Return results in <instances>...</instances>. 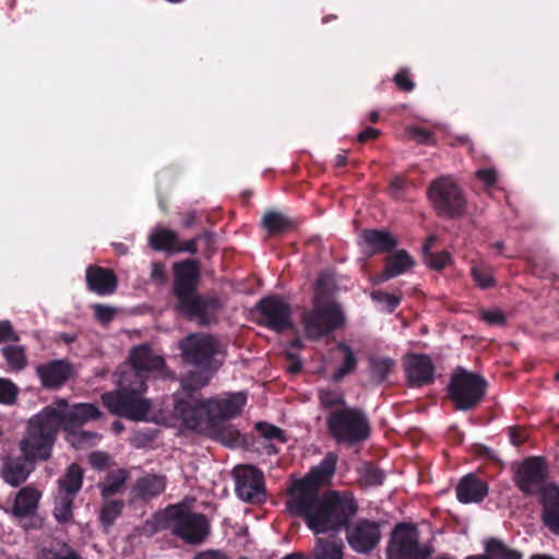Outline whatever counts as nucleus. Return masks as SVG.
<instances>
[{
  "label": "nucleus",
  "instance_id": "1",
  "mask_svg": "<svg viewBox=\"0 0 559 559\" xmlns=\"http://www.w3.org/2000/svg\"><path fill=\"white\" fill-rule=\"evenodd\" d=\"M335 465V455L328 454L305 478L294 485L287 501L290 513L305 516L309 528L316 534L346 527L357 511L354 498L348 492L329 491L319 496L320 485L334 474Z\"/></svg>",
  "mask_w": 559,
  "mask_h": 559
},
{
  "label": "nucleus",
  "instance_id": "2",
  "mask_svg": "<svg viewBox=\"0 0 559 559\" xmlns=\"http://www.w3.org/2000/svg\"><path fill=\"white\" fill-rule=\"evenodd\" d=\"M99 415L100 412L94 404L79 403L68 407L66 400H58L55 406L46 407L29 420L27 433L21 441L22 450L27 455L48 459L61 427L64 430L80 428Z\"/></svg>",
  "mask_w": 559,
  "mask_h": 559
},
{
  "label": "nucleus",
  "instance_id": "3",
  "mask_svg": "<svg viewBox=\"0 0 559 559\" xmlns=\"http://www.w3.org/2000/svg\"><path fill=\"white\" fill-rule=\"evenodd\" d=\"M246 402L247 395L243 392L230 393L209 401L193 400V404L179 400L176 405V415L188 428L202 430L237 416Z\"/></svg>",
  "mask_w": 559,
  "mask_h": 559
},
{
  "label": "nucleus",
  "instance_id": "4",
  "mask_svg": "<svg viewBox=\"0 0 559 559\" xmlns=\"http://www.w3.org/2000/svg\"><path fill=\"white\" fill-rule=\"evenodd\" d=\"M546 464L536 456L524 460L514 474V483L522 492L539 496L544 523L551 531L555 527L551 521L559 522V487L546 483Z\"/></svg>",
  "mask_w": 559,
  "mask_h": 559
},
{
  "label": "nucleus",
  "instance_id": "5",
  "mask_svg": "<svg viewBox=\"0 0 559 559\" xmlns=\"http://www.w3.org/2000/svg\"><path fill=\"white\" fill-rule=\"evenodd\" d=\"M145 390V380L132 371L130 377L122 374L119 389L103 394L102 400L112 414L133 420H144L151 409L150 400L143 397Z\"/></svg>",
  "mask_w": 559,
  "mask_h": 559
},
{
  "label": "nucleus",
  "instance_id": "6",
  "mask_svg": "<svg viewBox=\"0 0 559 559\" xmlns=\"http://www.w3.org/2000/svg\"><path fill=\"white\" fill-rule=\"evenodd\" d=\"M158 530H167L173 535L192 545L201 544L210 533L205 515L192 512L185 506H169L155 516Z\"/></svg>",
  "mask_w": 559,
  "mask_h": 559
},
{
  "label": "nucleus",
  "instance_id": "7",
  "mask_svg": "<svg viewBox=\"0 0 559 559\" xmlns=\"http://www.w3.org/2000/svg\"><path fill=\"white\" fill-rule=\"evenodd\" d=\"M326 424L330 435L337 442L357 443L366 440L370 433L368 418L359 408L341 407L332 411Z\"/></svg>",
  "mask_w": 559,
  "mask_h": 559
},
{
  "label": "nucleus",
  "instance_id": "8",
  "mask_svg": "<svg viewBox=\"0 0 559 559\" xmlns=\"http://www.w3.org/2000/svg\"><path fill=\"white\" fill-rule=\"evenodd\" d=\"M345 314L333 300L314 295L313 308L302 314V324L308 337L318 340L343 326Z\"/></svg>",
  "mask_w": 559,
  "mask_h": 559
},
{
  "label": "nucleus",
  "instance_id": "9",
  "mask_svg": "<svg viewBox=\"0 0 559 559\" xmlns=\"http://www.w3.org/2000/svg\"><path fill=\"white\" fill-rule=\"evenodd\" d=\"M179 348L183 360L198 368L217 370L222 365L217 356L223 354V345L212 335L189 334L179 342Z\"/></svg>",
  "mask_w": 559,
  "mask_h": 559
},
{
  "label": "nucleus",
  "instance_id": "10",
  "mask_svg": "<svg viewBox=\"0 0 559 559\" xmlns=\"http://www.w3.org/2000/svg\"><path fill=\"white\" fill-rule=\"evenodd\" d=\"M487 381L479 374L457 367L449 383V396L457 409L475 407L486 393Z\"/></svg>",
  "mask_w": 559,
  "mask_h": 559
},
{
  "label": "nucleus",
  "instance_id": "11",
  "mask_svg": "<svg viewBox=\"0 0 559 559\" xmlns=\"http://www.w3.org/2000/svg\"><path fill=\"white\" fill-rule=\"evenodd\" d=\"M428 198L438 215L456 217L463 214L465 199L450 177H440L430 183Z\"/></svg>",
  "mask_w": 559,
  "mask_h": 559
},
{
  "label": "nucleus",
  "instance_id": "12",
  "mask_svg": "<svg viewBox=\"0 0 559 559\" xmlns=\"http://www.w3.org/2000/svg\"><path fill=\"white\" fill-rule=\"evenodd\" d=\"M390 552L395 559H427L431 550L427 546H419L415 527L400 524L393 532Z\"/></svg>",
  "mask_w": 559,
  "mask_h": 559
},
{
  "label": "nucleus",
  "instance_id": "13",
  "mask_svg": "<svg viewBox=\"0 0 559 559\" xmlns=\"http://www.w3.org/2000/svg\"><path fill=\"white\" fill-rule=\"evenodd\" d=\"M235 490L246 502L260 503L265 500L263 474L251 465L237 466L234 469Z\"/></svg>",
  "mask_w": 559,
  "mask_h": 559
},
{
  "label": "nucleus",
  "instance_id": "14",
  "mask_svg": "<svg viewBox=\"0 0 559 559\" xmlns=\"http://www.w3.org/2000/svg\"><path fill=\"white\" fill-rule=\"evenodd\" d=\"M257 310L260 313V323L274 331H283L292 326V310L289 305L278 297L262 298Z\"/></svg>",
  "mask_w": 559,
  "mask_h": 559
},
{
  "label": "nucleus",
  "instance_id": "15",
  "mask_svg": "<svg viewBox=\"0 0 559 559\" xmlns=\"http://www.w3.org/2000/svg\"><path fill=\"white\" fill-rule=\"evenodd\" d=\"M346 538L353 550L359 554H368L380 542L381 533L376 522L359 520L347 527Z\"/></svg>",
  "mask_w": 559,
  "mask_h": 559
},
{
  "label": "nucleus",
  "instance_id": "16",
  "mask_svg": "<svg viewBox=\"0 0 559 559\" xmlns=\"http://www.w3.org/2000/svg\"><path fill=\"white\" fill-rule=\"evenodd\" d=\"M403 366L412 388L429 385L435 381L436 368L428 355L408 354L404 358Z\"/></svg>",
  "mask_w": 559,
  "mask_h": 559
},
{
  "label": "nucleus",
  "instance_id": "17",
  "mask_svg": "<svg viewBox=\"0 0 559 559\" xmlns=\"http://www.w3.org/2000/svg\"><path fill=\"white\" fill-rule=\"evenodd\" d=\"M177 308L200 324H209L219 309V300L215 297L186 295L179 298Z\"/></svg>",
  "mask_w": 559,
  "mask_h": 559
},
{
  "label": "nucleus",
  "instance_id": "18",
  "mask_svg": "<svg viewBox=\"0 0 559 559\" xmlns=\"http://www.w3.org/2000/svg\"><path fill=\"white\" fill-rule=\"evenodd\" d=\"M73 371V365L66 359L51 360L36 368L43 386L47 389L60 388L69 380Z\"/></svg>",
  "mask_w": 559,
  "mask_h": 559
},
{
  "label": "nucleus",
  "instance_id": "19",
  "mask_svg": "<svg viewBox=\"0 0 559 559\" xmlns=\"http://www.w3.org/2000/svg\"><path fill=\"white\" fill-rule=\"evenodd\" d=\"M175 294L181 298L186 295L193 294L199 277L200 266L194 260H186L175 265Z\"/></svg>",
  "mask_w": 559,
  "mask_h": 559
},
{
  "label": "nucleus",
  "instance_id": "20",
  "mask_svg": "<svg viewBox=\"0 0 559 559\" xmlns=\"http://www.w3.org/2000/svg\"><path fill=\"white\" fill-rule=\"evenodd\" d=\"M130 360L132 366L128 371L122 373L128 377H130L132 371H135L142 379H144L142 372L162 371L165 366L162 356L154 354L152 348L147 345H141L133 348L130 355Z\"/></svg>",
  "mask_w": 559,
  "mask_h": 559
},
{
  "label": "nucleus",
  "instance_id": "21",
  "mask_svg": "<svg viewBox=\"0 0 559 559\" xmlns=\"http://www.w3.org/2000/svg\"><path fill=\"white\" fill-rule=\"evenodd\" d=\"M415 264L414 259L404 250H397L385 258L384 270L371 278L373 285H380L391 278L400 276L411 270Z\"/></svg>",
  "mask_w": 559,
  "mask_h": 559
},
{
  "label": "nucleus",
  "instance_id": "22",
  "mask_svg": "<svg viewBox=\"0 0 559 559\" xmlns=\"http://www.w3.org/2000/svg\"><path fill=\"white\" fill-rule=\"evenodd\" d=\"M360 239L361 247L370 255L391 252L397 245L392 234L383 229H365L360 234Z\"/></svg>",
  "mask_w": 559,
  "mask_h": 559
},
{
  "label": "nucleus",
  "instance_id": "23",
  "mask_svg": "<svg viewBox=\"0 0 559 559\" xmlns=\"http://www.w3.org/2000/svg\"><path fill=\"white\" fill-rule=\"evenodd\" d=\"M20 449H22L21 445ZM21 452V457L8 459L2 468V476L5 483L14 487L26 480L32 469V462L34 460H41L37 456L27 455L23 450Z\"/></svg>",
  "mask_w": 559,
  "mask_h": 559
},
{
  "label": "nucleus",
  "instance_id": "24",
  "mask_svg": "<svg viewBox=\"0 0 559 559\" xmlns=\"http://www.w3.org/2000/svg\"><path fill=\"white\" fill-rule=\"evenodd\" d=\"M216 370L200 368L198 371H190L181 380L182 393L176 395L175 406L179 400L193 404V400H200L197 391L205 386Z\"/></svg>",
  "mask_w": 559,
  "mask_h": 559
},
{
  "label": "nucleus",
  "instance_id": "25",
  "mask_svg": "<svg viewBox=\"0 0 559 559\" xmlns=\"http://www.w3.org/2000/svg\"><path fill=\"white\" fill-rule=\"evenodd\" d=\"M166 477L158 474H146L136 479L131 489L133 499L151 500L158 497L166 488Z\"/></svg>",
  "mask_w": 559,
  "mask_h": 559
},
{
  "label": "nucleus",
  "instance_id": "26",
  "mask_svg": "<svg viewBox=\"0 0 559 559\" xmlns=\"http://www.w3.org/2000/svg\"><path fill=\"white\" fill-rule=\"evenodd\" d=\"M86 283L90 290L100 296L110 295L117 288L115 273L99 266H90L86 270Z\"/></svg>",
  "mask_w": 559,
  "mask_h": 559
},
{
  "label": "nucleus",
  "instance_id": "27",
  "mask_svg": "<svg viewBox=\"0 0 559 559\" xmlns=\"http://www.w3.org/2000/svg\"><path fill=\"white\" fill-rule=\"evenodd\" d=\"M487 493L486 483L473 474L464 476L456 486V497L462 503L480 502Z\"/></svg>",
  "mask_w": 559,
  "mask_h": 559
},
{
  "label": "nucleus",
  "instance_id": "28",
  "mask_svg": "<svg viewBox=\"0 0 559 559\" xmlns=\"http://www.w3.org/2000/svg\"><path fill=\"white\" fill-rule=\"evenodd\" d=\"M40 492L33 487L22 488L15 498L13 513L19 518L28 516L36 512Z\"/></svg>",
  "mask_w": 559,
  "mask_h": 559
},
{
  "label": "nucleus",
  "instance_id": "29",
  "mask_svg": "<svg viewBox=\"0 0 559 559\" xmlns=\"http://www.w3.org/2000/svg\"><path fill=\"white\" fill-rule=\"evenodd\" d=\"M82 468L76 464L70 465L64 476L58 480L59 492L75 497L82 487Z\"/></svg>",
  "mask_w": 559,
  "mask_h": 559
},
{
  "label": "nucleus",
  "instance_id": "30",
  "mask_svg": "<svg viewBox=\"0 0 559 559\" xmlns=\"http://www.w3.org/2000/svg\"><path fill=\"white\" fill-rule=\"evenodd\" d=\"M344 545L341 540L318 538L312 551L313 559H343Z\"/></svg>",
  "mask_w": 559,
  "mask_h": 559
},
{
  "label": "nucleus",
  "instance_id": "31",
  "mask_svg": "<svg viewBox=\"0 0 559 559\" xmlns=\"http://www.w3.org/2000/svg\"><path fill=\"white\" fill-rule=\"evenodd\" d=\"M129 477L128 471L119 468L108 473L100 484V493L104 499L118 493Z\"/></svg>",
  "mask_w": 559,
  "mask_h": 559
},
{
  "label": "nucleus",
  "instance_id": "32",
  "mask_svg": "<svg viewBox=\"0 0 559 559\" xmlns=\"http://www.w3.org/2000/svg\"><path fill=\"white\" fill-rule=\"evenodd\" d=\"M67 440L75 449H87L98 444L100 435L80 428L67 429Z\"/></svg>",
  "mask_w": 559,
  "mask_h": 559
},
{
  "label": "nucleus",
  "instance_id": "33",
  "mask_svg": "<svg viewBox=\"0 0 559 559\" xmlns=\"http://www.w3.org/2000/svg\"><path fill=\"white\" fill-rule=\"evenodd\" d=\"M177 235L169 229H158L150 236V243L155 250H176Z\"/></svg>",
  "mask_w": 559,
  "mask_h": 559
},
{
  "label": "nucleus",
  "instance_id": "34",
  "mask_svg": "<svg viewBox=\"0 0 559 559\" xmlns=\"http://www.w3.org/2000/svg\"><path fill=\"white\" fill-rule=\"evenodd\" d=\"M3 357L7 360L9 369L11 371H21L27 364L26 355L22 346H4L1 349Z\"/></svg>",
  "mask_w": 559,
  "mask_h": 559
},
{
  "label": "nucleus",
  "instance_id": "35",
  "mask_svg": "<svg viewBox=\"0 0 559 559\" xmlns=\"http://www.w3.org/2000/svg\"><path fill=\"white\" fill-rule=\"evenodd\" d=\"M336 348L344 353V361L337 368V370L334 372V374L332 377L334 382H338L345 376L352 373L355 370L356 365H357V359L355 357V354L348 345H346L345 343H338Z\"/></svg>",
  "mask_w": 559,
  "mask_h": 559
},
{
  "label": "nucleus",
  "instance_id": "36",
  "mask_svg": "<svg viewBox=\"0 0 559 559\" xmlns=\"http://www.w3.org/2000/svg\"><path fill=\"white\" fill-rule=\"evenodd\" d=\"M486 552L492 559H522V555L506 546L501 540L491 538L486 543Z\"/></svg>",
  "mask_w": 559,
  "mask_h": 559
},
{
  "label": "nucleus",
  "instance_id": "37",
  "mask_svg": "<svg viewBox=\"0 0 559 559\" xmlns=\"http://www.w3.org/2000/svg\"><path fill=\"white\" fill-rule=\"evenodd\" d=\"M262 225L269 233L277 234L289 228L290 222L280 212H267L262 218Z\"/></svg>",
  "mask_w": 559,
  "mask_h": 559
},
{
  "label": "nucleus",
  "instance_id": "38",
  "mask_svg": "<svg viewBox=\"0 0 559 559\" xmlns=\"http://www.w3.org/2000/svg\"><path fill=\"white\" fill-rule=\"evenodd\" d=\"M74 498V496L59 492L53 509V515L59 523H66L72 519V504Z\"/></svg>",
  "mask_w": 559,
  "mask_h": 559
},
{
  "label": "nucleus",
  "instance_id": "39",
  "mask_svg": "<svg viewBox=\"0 0 559 559\" xmlns=\"http://www.w3.org/2000/svg\"><path fill=\"white\" fill-rule=\"evenodd\" d=\"M122 500H108L102 507L100 510V521L104 525L110 526L117 520V518L121 514L123 509Z\"/></svg>",
  "mask_w": 559,
  "mask_h": 559
},
{
  "label": "nucleus",
  "instance_id": "40",
  "mask_svg": "<svg viewBox=\"0 0 559 559\" xmlns=\"http://www.w3.org/2000/svg\"><path fill=\"white\" fill-rule=\"evenodd\" d=\"M471 274L476 284L483 289L490 288L496 285L492 272L486 265L472 266Z\"/></svg>",
  "mask_w": 559,
  "mask_h": 559
},
{
  "label": "nucleus",
  "instance_id": "41",
  "mask_svg": "<svg viewBox=\"0 0 559 559\" xmlns=\"http://www.w3.org/2000/svg\"><path fill=\"white\" fill-rule=\"evenodd\" d=\"M394 361L388 357H373L370 359V368L378 381H383L391 372Z\"/></svg>",
  "mask_w": 559,
  "mask_h": 559
},
{
  "label": "nucleus",
  "instance_id": "42",
  "mask_svg": "<svg viewBox=\"0 0 559 559\" xmlns=\"http://www.w3.org/2000/svg\"><path fill=\"white\" fill-rule=\"evenodd\" d=\"M19 393V388L9 379L0 378V403L14 404Z\"/></svg>",
  "mask_w": 559,
  "mask_h": 559
},
{
  "label": "nucleus",
  "instance_id": "43",
  "mask_svg": "<svg viewBox=\"0 0 559 559\" xmlns=\"http://www.w3.org/2000/svg\"><path fill=\"white\" fill-rule=\"evenodd\" d=\"M370 297L373 301L382 304L384 306L385 310L389 312L394 311L401 302L400 297H397L395 295H390L382 290H373L370 294Z\"/></svg>",
  "mask_w": 559,
  "mask_h": 559
},
{
  "label": "nucleus",
  "instance_id": "44",
  "mask_svg": "<svg viewBox=\"0 0 559 559\" xmlns=\"http://www.w3.org/2000/svg\"><path fill=\"white\" fill-rule=\"evenodd\" d=\"M319 399L321 404L325 408L334 407V406H345V401L343 395L338 391L332 390H321L319 393Z\"/></svg>",
  "mask_w": 559,
  "mask_h": 559
},
{
  "label": "nucleus",
  "instance_id": "45",
  "mask_svg": "<svg viewBox=\"0 0 559 559\" xmlns=\"http://www.w3.org/2000/svg\"><path fill=\"white\" fill-rule=\"evenodd\" d=\"M424 260L429 267L440 271L450 262L451 257L447 251L438 253L430 252L424 255Z\"/></svg>",
  "mask_w": 559,
  "mask_h": 559
},
{
  "label": "nucleus",
  "instance_id": "46",
  "mask_svg": "<svg viewBox=\"0 0 559 559\" xmlns=\"http://www.w3.org/2000/svg\"><path fill=\"white\" fill-rule=\"evenodd\" d=\"M257 430L261 433V436L269 440H278L280 442L284 443V432L282 429H280L276 426L266 424V423H258L255 425Z\"/></svg>",
  "mask_w": 559,
  "mask_h": 559
},
{
  "label": "nucleus",
  "instance_id": "47",
  "mask_svg": "<svg viewBox=\"0 0 559 559\" xmlns=\"http://www.w3.org/2000/svg\"><path fill=\"white\" fill-rule=\"evenodd\" d=\"M334 287V280L328 273L320 274L316 284V295H320L323 298L332 299L329 294Z\"/></svg>",
  "mask_w": 559,
  "mask_h": 559
},
{
  "label": "nucleus",
  "instance_id": "48",
  "mask_svg": "<svg viewBox=\"0 0 559 559\" xmlns=\"http://www.w3.org/2000/svg\"><path fill=\"white\" fill-rule=\"evenodd\" d=\"M479 316L489 325H503L506 322L503 311L498 308L481 310Z\"/></svg>",
  "mask_w": 559,
  "mask_h": 559
},
{
  "label": "nucleus",
  "instance_id": "49",
  "mask_svg": "<svg viewBox=\"0 0 559 559\" xmlns=\"http://www.w3.org/2000/svg\"><path fill=\"white\" fill-rule=\"evenodd\" d=\"M362 477L366 485L377 486L383 483L384 474L380 469L369 466L364 471Z\"/></svg>",
  "mask_w": 559,
  "mask_h": 559
},
{
  "label": "nucleus",
  "instance_id": "50",
  "mask_svg": "<svg viewBox=\"0 0 559 559\" xmlns=\"http://www.w3.org/2000/svg\"><path fill=\"white\" fill-rule=\"evenodd\" d=\"M93 308L96 319L102 323H109L116 314V309L109 306L97 304Z\"/></svg>",
  "mask_w": 559,
  "mask_h": 559
},
{
  "label": "nucleus",
  "instance_id": "51",
  "mask_svg": "<svg viewBox=\"0 0 559 559\" xmlns=\"http://www.w3.org/2000/svg\"><path fill=\"white\" fill-rule=\"evenodd\" d=\"M9 341L17 342L19 336L13 331L11 322L8 320H2V321H0V343H4V342H9Z\"/></svg>",
  "mask_w": 559,
  "mask_h": 559
},
{
  "label": "nucleus",
  "instance_id": "52",
  "mask_svg": "<svg viewBox=\"0 0 559 559\" xmlns=\"http://www.w3.org/2000/svg\"><path fill=\"white\" fill-rule=\"evenodd\" d=\"M88 462L96 469H104L109 463V455L105 452L95 451L88 455Z\"/></svg>",
  "mask_w": 559,
  "mask_h": 559
},
{
  "label": "nucleus",
  "instance_id": "53",
  "mask_svg": "<svg viewBox=\"0 0 559 559\" xmlns=\"http://www.w3.org/2000/svg\"><path fill=\"white\" fill-rule=\"evenodd\" d=\"M476 177L486 186L491 187L496 183L497 173L492 168L479 169L476 171Z\"/></svg>",
  "mask_w": 559,
  "mask_h": 559
},
{
  "label": "nucleus",
  "instance_id": "54",
  "mask_svg": "<svg viewBox=\"0 0 559 559\" xmlns=\"http://www.w3.org/2000/svg\"><path fill=\"white\" fill-rule=\"evenodd\" d=\"M46 559H83L74 549L70 547H62L58 551L50 552Z\"/></svg>",
  "mask_w": 559,
  "mask_h": 559
},
{
  "label": "nucleus",
  "instance_id": "55",
  "mask_svg": "<svg viewBox=\"0 0 559 559\" xmlns=\"http://www.w3.org/2000/svg\"><path fill=\"white\" fill-rule=\"evenodd\" d=\"M394 82L399 86V88L405 92H411L414 88V83L408 78L406 71H400L399 73H396L394 76Z\"/></svg>",
  "mask_w": 559,
  "mask_h": 559
},
{
  "label": "nucleus",
  "instance_id": "56",
  "mask_svg": "<svg viewBox=\"0 0 559 559\" xmlns=\"http://www.w3.org/2000/svg\"><path fill=\"white\" fill-rule=\"evenodd\" d=\"M406 181L403 177L396 176L391 180L390 193L395 199H400L403 190L405 189Z\"/></svg>",
  "mask_w": 559,
  "mask_h": 559
},
{
  "label": "nucleus",
  "instance_id": "57",
  "mask_svg": "<svg viewBox=\"0 0 559 559\" xmlns=\"http://www.w3.org/2000/svg\"><path fill=\"white\" fill-rule=\"evenodd\" d=\"M409 135L416 140L418 143H429L430 142V133L424 129L420 128H411L409 129Z\"/></svg>",
  "mask_w": 559,
  "mask_h": 559
},
{
  "label": "nucleus",
  "instance_id": "58",
  "mask_svg": "<svg viewBox=\"0 0 559 559\" xmlns=\"http://www.w3.org/2000/svg\"><path fill=\"white\" fill-rule=\"evenodd\" d=\"M379 133L380 132L378 129L368 127L365 131L360 132L357 135V139L359 142H366L367 140L376 139L379 135Z\"/></svg>",
  "mask_w": 559,
  "mask_h": 559
},
{
  "label": "nucleus",
  "instance_id": "59",
  "mask_svg": "<svg viewBox=\"0 0 559 559\" xmlns=\"http://www.w3.org/2000/svg\"><path fill=\"white\" fill-rule=\"evenodd\" d=\"M176 250L195 253L197 252V240L195 239L188 240V241L183 242L182 246L177 247Z\"/></svg>",
  "mask_w": 559,
  "mask_h": 559
},
{
  "label": "nucleus",
  "instance_id": "60",
  "mask_svg": "<svg viewBox=\"0 0 559 559\" xmlns=\"http://www.w3.org/2000/svg\"><path fill=\"white\" fill-rule=\"evenodd\" d=\"M436 240H437V237H436L435 235H430V236L426 239V241H425V243H424V246H423V253H424V255H425V254H429V253L431 252V247L433 246V243L436 242Z\"/></svg>",
  "mask_w": 559,
  "mask_h": 559
},
{
  "label": "nucleus",
  "instance_id": "61",
  "mask_svg": "<svg viewBox=\"0 0 559 559\" xmlns=\"http://www.w3.org/2000/svg\"><path fill=\"white\" fill-rule=\"evenodd\" d=\"M163 274V265L158 263H153L152 265V276L154 278H159Z\"/></svg>",
  "mask_w": 559,
  "mask_h": 559
},
{
  "label": "nucleus",
  "instance_id": "62",
  "mask_svg": "<svg viewBox=\"0 0 559 559\" xmlns=\"http://www.w3.org/2000/svg\"><path fill=\"white\" fill-rule=\"evenodd\" d=\"M347 162V157H346V154L345 153H342V154H337L335 156V165L337 167H342L346 164Z\"/></svg>",
  "mask_w": 559,
  "mask_h": 559
},
{
  "label": "nucleus",
  "instance_id": "63",
  "mask_svg": "<svg viewBox=\"0 0 559 559\" xmlns=\"http://www.w3.org/2000/svg\"><path fill=\"white\" fill-rule=\"evenodd\" d=\"M114 248L118 254H126L128 252V247L124 243H114Z\"/></svg>",
  "mask_w": 559,
  "mask_h": 559
},
{
  "label": "nucleus",
  "instance_id": "64",
  "mask_svg": "<svg viewBox=\"0 0 559 559\" xmlns=\"http://www.w3.org/2000/svg\"><path fill=\"white\" fill-rule=\"evenodd\" d=\"M58 338L60 341H63L64 343L69 344V343H72L75 340V336L67 334V333H61V334L58 335Z\"/></svg>",
  "mask_w": 559,
  "mask_h": 559
}]
</instances>
